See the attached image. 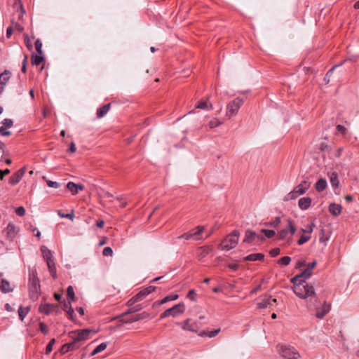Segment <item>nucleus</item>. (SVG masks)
I'll use <instances>...</instances> for the list:
<instances>
[{"instance_id":"f257e3e1","label":"nucleus","mask_w":359,"mask_h":359,"mask_svg":"<svg viewBox=\"0 0 359 359\" xmlns=\"http://www.w3.org/2000/svg\"><path fill=\"white\" fill-rule=\"evenodd\" d=\"M293 291L299 298L309 299L307 301V307L309 309H314L318 306V299L314 287L311 283L299 281L294 285Z\"/></svg>"},{"instance_id":"f03ea898","label":"nucleus","mask_w":359,"mask_h":359,"mask_svg":"<svg viewBox=\"0 0 359 359\" xmlns=\"http://www.w3.org/2000/svg\"><path fill=\"white\" fill-rule=\"evenodd\" d=\"M211 235V231H205L204 226H197L195 228L181 235V238L194 243L203 241L207 239Z\"/></svg>"},{"instance_id":"7ed1b4c3","label":"nucleus","mask_w":359,"mask_h":359,"mask_svg":"<svg viewBox=\"0 0 359 359\" xmlns=\"http://www.w3.org/2000/svg\"><path fill=\"white\" fill-rule=\"evenodd\" d=\"M29 297L32 300H36L41 293V287L37 273L35 269H29Z\"/></svg>"},{"instance_id":"20e7f679","label":"nucleus","mask_w":359,"mask_h":359,"mask_svg":"<svg viewBox=\"0 0 359 359\" xmlns=\"http://www.w3.org/2000/svg\"><path fill=\"white\" fill-rule=\"evenodd\" d=\"M91 330L89 329H83L69 332V337L72 338L71 341L74 346L79 348L82 343L89 339L90 333Z\"/></svg>"},{"instance_id":"39448f33","label":"nucleus","mask_w":359,"mask_h":359,"mask_svg":"<svg viewBox=\"0 0 359 359\" xmlns=\"http://www.w3.org/2000/svg\"><path fill=\"white\" fill-rule=\"evenodd\" d=\"M239 233L238 231H234L231 234L228 235L222 241L220 245L221 249L223 250H230L235 248L238 241Z\"/></svg>"},{"instance_id":"423d86ee","label":"nucleus","mask_w":359,"mask_h":359,"mask_svg":"<svg viewBox=\"0 0 359 359\" xmlns=\"http://www.w3.org/2000/svg\"><path fill=\"white\" fill-rule=\"evenodd\" d=\"M244 101L242 98L238 97L231 101L226 105V115L229 118L236 116L238 112L241 107L243 104Z\"/></svg>"},{"instance_id":"0eeeda50","label":"nucleus","mask_w":359,"mask_h":359,"mask_svg":"<svg viewBox=\"0 0 359 359\" xmlns=\"http://www.w3.org/2000/svg\"><path fill=\"white\" fill-rule=\"evenodd\" d=\"M296 228L291 219H287V226L278 231L280 240H286L289 243L292 241V236L295 233Z\"/></svg>"},{"instance_id":"6e6552de","label":"nucleus","mask_w":359,"mask_h":359,"mask_svg":"<svg viewBox=\"0 0 359 359\" xmlns=\"http://www.w3.org/2000/svg\"><path fill=\"white\" fill-rule=\"evenodd\" d=\"M280 355L286 359H298L300 355L296 350L291 346L281 345L278 347Z\"/></svg>"},{"instance_id":"1a4fd4ad","label":"nucleus","mask_w":359,"mask_h":359,"mask_svg":"<svg viewBox=\"0 0 359 359\" xmlns=\"http://www.w3.org/2000/svg\"><path fill=\"white\" fill-rule=\"evenodd\" d=\"M263 241L264 239V236L262 233H257L252 230H247L245 231V236L243 240L244 242L246 243H252L255 240Z\"/></svg>"},{"instance_id":"9d476101","label":"nucleus","mask_w":359,"mask_h":359,"mask_svg":"<svg viewBox=\"0 0 359 359\" xmlns=\"http://www.w3.org/2000/svg\"><path fill=\"white\" fill-rule=\"evenodd\" d=\"M26 172V168L23 167L14 172L9 178V184L12 185L17 184L20 182Z\"/></svg>"},{"instance_id":"9b49d317","label":"nucleus","mask_w":359,"mask_h":359,"mask_svg":"<svg viewBox=\"0 0 359 359\" xmlns=\"http://www.w3.org/2000/svg\"><path fill=\"white\" fill-rule=\"evenodd\" d=\"M180 314V304H175L174 306L165 310L160 316L161 318H165L168 316L176 317Z\"/></svg>"},{"instance_id":"f8f14e48","label":"nucleus","mask_w":359,"mask_h":359,"mask_svg":"<svg viewBox=\"0 0 359 359\" xmlns=\"http://www.w3.org/2000/svg\"><path fill=\"white\" fill-rule=\"evenodd\" d=\"M276 303V299L272 298L271 296H265L264 298L258 303L259 309H266L271 307Z\"/></svg>"},{"instance_id":"ddd939ff","label":"nucleus","mask_w":359,"mask_h":359,"mask_svg":"<svg viewBox=\"0 0 359 359\" xmlns=\"http://www.w3.org/2000/svg\"><path fill=\"white\" fill-rule=\"evenodd\" d=\"M11 76V72L8 70H5L0 74V95L4 90V86L6 85L7 82L10 79Z\"/></svg>"},{"instance_id":"4468645a","label":"nucleus","mask_w":359,"mask_h":359,"mask_svg":"<svg viewBox=\"0 0 359 359\" xmlns=\"http://www.w3.org/2000/svg\"><path fill=\"white\" fill-rule=\"evenodd\" d=\"M57 310L58 306L52 304H44L39 306V311L46 315Z\"/></svg>"},{"instance_id":"2eb2a0df","label":"nucleus","mask_w":359,"mask_h":359,"mask_svg":"<svg viewBox=\"0 0 359 359\" xmlns=\"http://www.w3.org/2000/svg\"><path fill=\"white\" fill-rule=\"evenodd\" d=\"M212 250V248L210 246H201L197 248L196 255L200 259H202L205 257Z\"/></svg>"},{"instance_id":"dca6fc26","label":"nucleus","mask_w":359,"mask_h":359,"mask_svg":"<svg viewBox=\"0 0 359 359\" xmlns=\"http://www.w3.org/2000/svg\"><path fill=\"white\" fill-rule=\"evenodd\" d=\"M13 8L18 13V19L21 20L25 13L21 0H15V2L13 3Z\"/></svg>"},{"instance_id":"f3484780","label":"nucleus","mask_w":359,"mask_h":359,"mask_svg":"<svg viewBox=\"0 0 359 359\" xmlns=\"http://www.w3.org/2000/svg\"><path fill=\"white\" fill-rule=\"evenodd\" d=\"M312 200L309 197H303L301 198L298 201L299 208L302 210H308L311 205Z\"/></svg>"},{"instance_id":"a211bd4d","label":"nucleus","mask_w":359,"mask_h":359,"mask_svg":"<svg viewBox=\"0 0 359 359\" xmlns=\"http://www.w3.org/2000/svg\"><path fill=\"white\" fill-rule=\"evenodd\" d=\"M6 231L8 238L12 240L17 235L18 229L13 223H9L6 226Z\"/></svg>"},{"instance_id":"6ab92c4d","label":"nucleus","mask_w":359,"mask_h":359,"mask_svg":"<svg viewBox=\"0 0 359 359\" xmlns=\"http://www.w3.org/2000/svg\"><path fill=\"white\" fill-rule=\"evenodd\" d=\"M330 311V305L327 304L325 302L321 309L317 311L316 316L318 318H323Z\"/></svg>"},{"instance_id":"aec40b11","label":"nucleus","mask_w":359,"mask_h":359,"mask_svg":"<svg viewBox=\"0 0 359 359\" xmlns=\"http://www.w3.org/2000/svg\"><path fill=\"white\" fill-rule=\"evenodd\" d=\"M310 187V183L306 180L302 181L299 184L296 186L294 189L297 190L300 194H304Z\"/></svg>"},{"instance_id":"412c9836","label":"nucleus","mask_w":359,"mask_h":359,"mask_svg":"<svg viewBox=\"0 0 359 359\" xmlns=\"http://www.w3.org/2000/svg\"><path fill=\"white\" fill-rule=\"evenodd\" d=\"M184 330H187L191 332H196L197 329L198 328L197 324L194 322L192 320L188 319L187 320L184 325L182 327Z\"/></svg>"},{"instance_id":"4be33fe9","label":"nucleus","mask_w":359,"mask_h":359,"mask_svg":"<svg viewBox=\"0 0 359 359\" xmlns=\"http://www.w3.org/2000/svg\"><path fill=\"white\" fill-rule=\"evenodd\" d=\"M72 302H64L63 303V309L67 313V314L69 316V318L72 320H74V311L73 308L72 307Z\"/></svg>"},{"instance_id":"5701e85b","label":"nucleus","mask_w":359,"mask_h":359,"mask_svg":"<svg viewBox=\"0 0 359 359\" xmlns=\"http://www.w3.org/2000/svg\"><path fill=\"white\" fill-rule=\"evenodd\" d=\"M341 205L336 203H331L329 206L330 212L334 216H338L341 212Z\"/></svg>"},{"instance_id":"b1692460","label":"nucleus","mask_w":359,"mask_h":359,"mask_svg":"<svg viewBox=\"0 0 359 359\" xmlns=\"http://www.w3.org/2000/svg\"><path fill=\"white\" fill-rule=\"evenodd\" d=\"M110 108H111V104L110 103L104 104L102 107L99 108L97 110V114H96L97 117L98 118H102L104 115H106L107 114V112L109 111Z\"/></svg>"},{"instance_id":"393cba45","label":"nucleus","mask_w":359,"mask_h":359,"mask_svg":"<svg viewBox=\"0 0 359 359\" xmlns=\"http://www.w3.org/2000/svg\"><path fill=\"white\" fill-rule=\"evenodd\" d=\"M264 255L262 253L250 254L243 258L244 261H257L263 260Z\"/></svg>"},{"instance_id":"a878e982","label":"nucleus","mask_w":359,"mask_h":359,"mask_svg":"<svg viewBox=\"0 0 359 359\" xmlns=\"http://www.w3.org/2000/svg\"><path fill=\"white\" fill-rule=\"evenodd\" d=\"M178 297H179V296L177 294H168L166 297H165L160 302H155L154 304V305H155V304L161 305V304H165L170 301L176 300L177 299H178Z\"/></svg>"},{"instance_id":"bb28decb","label":"nucleus","mask_w":359,"mask_h":359,"mask_svg":"<svg viewBox=\"0 0 359 359\" xmlns=\"http://www.w3.org/2000/svg\"><path fill=\"white\" fill-rule=\"evenodd\" d=\"M327 184L326 180L320 178L316 182L315 188L317 191L320 192L325 189Z\"/></svg>"},{"instance_id":"cd10ccee","label":"nucleus","mask_w":359,"mask_h":359,"mask_svg":"<svg viewBox=\"0 0 359 359\" xmlns=\"http://www.w3.org/2000/svg\"><path fill=\"white\" fill-rule=\"evenodd\" d=\"M48 270L53 278H56V268L54 262V259H50L46 261Z\"/></svg>"},{"instance_id":"c85d7f7f","label":"nucleus","mask_w":359,"mask_h":359,"mask_svg":"<svg viewBox=\"0 0 359 359\" xmlns=\"http://www.w3.org/2000/svg\"><path fill=\"white\" fill-rule=\"evenodd\" d=\"M41 251L46 261L53 259L52 252L46 246H42Z\"/></svg>"},{"instance_id":"c756f323","label":"nucleus","mask_w":359,"mask_h":359,"mask_svg":"<svg viewBox=\"0 0 359 359\" xmlns=\"http://www.w3.org/2000/svg\"><path fill=\"white\" fill-rule=\"evenodd\" d=\"M1 290L4 293H8L13 291V288L10 285V283L4 279L1 280Z\"/></svg>"},{"instance_id":"7c9ffc66","label":"nucleus","mask_w":359,"mask_h":359,"mask_svg":"<svg viewBox=\"0 0 359 359\" xmlns=\"http://www.w3.org/2000/svg\"><path fill=\"white\" fill-rule=\"evenodd\" d=\"M29 306H27V307H23L22 306H20L18 309V316H19V318L22 321L24 320V318L26 317V316L27 315V313H29Z\"/></svg>"},{"instance_id":"2f4dec72","label":"nucleus","mask_w":359,"mask_h":359,"mask_svg":"<svg viewBox=\"0 0 359 359\" xmlns=\"http://www.w3.org/2000/svg\"><path fill=\"white\" fill-rule=\"evenodd\" d=\"M32 64L33 65H40L43 60H44V57L42 56V55H40V54H33L32 55Z\"/></svg>"},{"instance_id":"473e14b6","label":"nucleus","mask_w":359,"mask_h":359,"mask_svg":"<svg viewBox=\"0 0 359 359\" xmlns=\"http://www.w3.org/2000/svg\"><path fill=\"white\" fill-rule=\"evenodd\" d=\"M330 183L333 188L336 189L339 187V182L337 174L335 172H332L330 175Z\"/></svg>"},{"instance_id":"72a5a7b5","label":"nucleus","mask_w":359,"mask_h":359,"mask_svg":"<svg viewBox=\"0 0 359 359\" xmlns=\"http://www.w3.org/2000/svg\"><path fill=\"white\" fill-rule=\"evenodd\" d=\"M76 349H77L76 346H74V344L72 342H69V343L64 344L62 346L61 353L62 354H64V353H67V352H68L69 351H74V350H76Z\"/></svg>"},{"instance_id":"f704fd0d","label":"nucleus","mask_w":359,"mask_h":359,"mask_svg":"<svg viewBox=\"0 0 359 359\" xmlns=\"http://www.w3.org/2000/svg\"><path fill=\"white\" fill-rule=\"evenodd\" d=\"M107 347V343H101L100 345H98L90 353L91 356H94L96 354L99 353L100 352L105 350Z\"/></svg>"},{"instance_id":"c9c22d12","label":"nucleus","mask_w":359,"mask_h":359,"mask_svg":"<svg viewBox=\"0 0 359 359\" xmlns=\"http://www.w3.org/2000/svg\"><path fill=\"white\" fill-rule=\"evenodd\" d=\"M67 300L69 302H74L75 300V293L74 288L72 285H69L67 288Z\"/></svg>"},{"instance_id":"e433bc0d","label":"nucleus","mask_w":359,"mask_h":359,"mask_svg":"<svg viewBox=\"0 0 359 359\" xmlns=\"http://www.w3.org/2000/svg\"><path fill=\"white\" fill-rule=\"evenodd\" d=\"M329 239H330V236L328 234H325V230L322 229L320 230V238H319L320 242L326 245V243Z\"/></svg>"},{"instance_id":"4c0bfd02","label":"nucleus","mask_w":359,"mask_h":359,"mask_svg":"<svg viewBox=\"0 0 359 359\" xmlns=\"http://www.w3.org/2000/svg\"><path fill=\"white\" fill-rule=\"evenodd\" d=\"M67 189L71 191L72 195H76L78 194L76 184L73 182H69L67 184Z\"/></svg>"},{"instance_id":"58836bf2","label":"nucleus","mask_w":359,"mask_h":359,"mask_svg":"<svg viewBox=\"0 0 359 359\" xmlns=\"http://www.w3.org/2000/svg\"><path fill=\"white\" fill-rule=\"evenodd\" d=\"M302 194H299V192L297 191L296 189H293L292 191H291L290 193H288L285 196L286 201L293 200L297 198L299 196H301Z\"/></svg>"},{"instance_id":"ea45409f","label":"nucleus","mask_w":359,"mask_h":359,"mask_svg":"<svg viewBox=\"0 0 359 359\" xmlns=\"http://www.w3.org/2000/svg\"><path fill=\"white\" fill-rule=\"evenodd\" d=\"M301 276V280L300 281L306 282V280L309 278L311 276V271H310V269H308L307 267L299 274Z\"/></svg>"},{"instance_id":"a19ab883","label":"nucleus","mask_w":359,"mask_h":359,"mask_svg":"<svg viewBox=\"0 0 359 359\" xmlns=\"http://www.w3.org/2000/svg\"><path fill=\"white\" fill-rule=\"evenodd\" d=\"M219 332H220V329H216V330H212L208 332L203 331V332H201L199 335L201 337L208 336L210 338H212V337H215Z\"/></svg>"},{"instance_id":"79ce46f5","label":"nucleus","mask_w":359,"mask_h":359,"mask_svg":"<svg viewBox=\"0 0 359 359\" xmlns=\"http://www.w3.org/2000/svg\"><path fill=\"white\" fill-rule=\"evenodd\" d=\"M196 108L201 109H212V104H210V107L208 106V103L206 101H201L198 102V104L196 105Z\"/></svg>"},{"instance_id":"37998d69","label":"nucleus","mask_w":359,"mask_h":359,"mask_svg":"<svg viewBox=\"0 0 359 359\" xmlns=\"http://www.w3.org/2000/svg\"><path fill=\"white\" fill-rule=\"evenodd\" d=\"M261 233H264L265 236L268 238H271L276 235V232L273 230L265 229H262L261 230Z\"/></svg>"},{"instance_id":"c03bdc74","label":"nucleus","mask_w":359,"mask_h":359,"mask_svg":"<svg viewBox=\"0 0 359 359\" xmlns=\"http://www.w3.org/2000/svg\"><path fill=\"white\" fill-rule=\"evenodd\" d=\"M339 65H335L332 68H331L327 72V74H325V78H324V81L325 82V83H328L330 82V76H332L333 72H334V69L335 67H338Z\"/></svg>"},{"instance_id":"a18cd8bd","label":"nucleus","mask_w":359,"mask_h":359,"mask_svg":"<svg viewBox=\"0 0 359 359\" xmlns=\"http://www.w3.org/2000/svg\"><path fill=\"white\" fill-rule=\"evenodd\" d=\"M222 123L219 121L218 119L214 118L210 121V122L208 123V126L210 128H214L215 127L220 126Z\"/></svg>"},{"instance_id":"49530a36","label":"nucleus","mask_w":359,"mask_h":359,"mask_svg":"<svg viewBox=\"0 0 359 359\" xmlns=\"http://www.w3.org/2000/svg\"><path fill=\"white\" fill-rule=\"evenodd\" d=\"M291 261V258L290 257L285 256L280 258L278 263L282 265L287 266Z\"/></svg>"},{"instance_id":"de8ad7c7","label":"nucleus","mask_w":359,"mask_h":359,"mask_svg":"<svg viewBox=\"0 0 359 359\" xmlns=\"http://www.w3.org/2000/svg\"><path fill=\"white\" fill-rule=\"evenodd\" d=\"M24 37H25V46H27L28 50H31L32 49V43L31 39H29L27 34H25Z\"/></svg>"},{"instance_id":"09e8293b","label":"nucleus","mask_w":359,"mask_h":359,"mask_svg":"<svg viewBox=\"0 0 359 359\" xmlns=\"http://www.w3.org/2000/svg\"><path fill=\"white\" fill-rule=\"evenodd\" d=\"M35 48H36V50L37 51V53L40 55H42L43 54V50H42V43L41 41H40V39H37L36 41H35Z\"/></svg>"},{"instance_id":"8fccbe9b","label":"nucleus","mask_w":359,"mask_h":359,"mask_svg":"<svg viewBox=\"0 0 359 359\" xmlns=\"http://www.w3.org/2000/svg\"><path fill=\"white\" fill-rule=\"evenodd\" d=\"M2 124H3V127L4 128L5 127V128H11L13 126V121L11 118H5L2 121Z\"/></svg>"},{"instance_id":"3c124183","label":"nucleus","mask_w":359,"mask_h":359,"mask_svg":"<svg viewBox=\"0 0 359 359\" xmlns=\"http://www.w3.org/2000/svg\"><path fill=\"white\" fill-rule=\"evenodd\" d=\"M311 238L310 235H302L301 236L300 238L298 240V244L299 245H303L306 242H307Z\"/></svg>"},{"instance_id":"603ef678","label":"nucleus","mask_w":359,"mask_h":359,"mask_svg":"<svg viewBox=\"0 0 359 359\" xmlns=\"http://www.w3.org/2000/svg\"><path fill=\"white\" fill-rule=\"evenodd\" d=\"M155 289H156V287L150 285V286L142 290L141 291H142V292H143L144 296L147 297L149 294L154 292L155 290Z\"/></svg>"},{"instance_id":"864d4df0","label":"nucleus","mask_w":359,"mask_h":359,"mask_svg":"<svg viewBox=\"0 0 359 359\" xmlns=\"http://www.w3.org/2000/svg\"><path fill=\"white\" fill-rule=\"evenodd\" d=\"M55 342V339H52L46 347V353L49 354L53 350V346Z\"/></svg>"},{"instance_id":"5fc2aeb1","label":"nucleus","mask_w":359,"mask_h":359,"mask_svg":"<svg viewBox=\"0 0 359 359\" xmlns=\"http://www.w3.org/2000/svg\"><path fill=\"white\" fill-rule=\"evenodd\" d=\"M280 218L279 217H277L272 222L265 223V225L276 227L280 224Z\"/></svg>"},{"instance_id":"6e6d98bb","label":"nucleus","mask_w":359,"mask_h":359,"mask_svg":"<svg viewBox=\"0 0 359 359\" xmlns=\"http://www.w3.org/2000/svg\"><path fill=\"white\" fill-rule=\"evenodd\" d=\"M11 25L13 27V29L18 30V32H22L24 28L19 23L15 22L13 20L11 21Z\"/></svg>"},{"instance_id":"4d7b16f0","label":"nucleus","mask_w":359,"mask_h":359,"mask_svg":"<svg viewBox=\"0 0 359 359\" xmlns=\"http://www.w3.org/2000/svg\"><path fill=\"white\" fill-rule=\"evenodd\" d=\"M102 255L104 256H112L113 255V250L110 247H106L104 248L102 251Z\"/></svg>"},{"instance_id":"13d9d810","label":"nucleus","mask_w":359,"mask_h":359,"mask_svg":"<svg viewBox=\"0 0 359 359\" xmlns=\"http://www.w3.org/2000/svg\"><path fill=\"white\" fill-rule=\"evenodd\" d=\"M39 329H40V331H41L42 333L45 334H48V327H47V326H46V325L44 323H43V322H40V323H39Z\"/></svg>"},{"instance_id":"bf43d9fd","label":"nucleus","mask_w":359,"mask_h":359,"mask_svg":"<svg viewBox=\"0 0 359 359\" xmlns=\"http://www.w3.org/2000/svg\"><path fill=\"white\" fill-rule=\"evenodd\" d=\"M58 215L61 217H65V218H68L71 220H73V219L74 218V212H71V213H68V214H62L61 212V211H58Z\"/></svg>"},{"instance_id":"052dcab7","label":"nucleus","mask_w":359,"mask_h":359,"mask_svg":"<svg viewBox=\"0 0 359 359\" xmlns=\"http://www.w3.org/2000/svg\"><path fill=\"white\" fill-rule=\"evenodd\" d=\"M46 183H47V185L49 187H53V188H58L60 187V184L57 182H54V181H51V180H46Z\"/></svg>"},{"instance_id":"680f3d73","label":"nucleus","mask_w":359,"mask_h":359,"mask_svg":"<svg viewBox=\"0 0 359 359\" xmlns=\"http://www.w3.org/2000/svg\"><path fill=\"white\" fill-rule=\"evenodd\" d=\"M316 226L315 224L314 223H311L310 224L307 229H302V231L304 233H311L313 231V229L314 227Z\"/></svg>"},{"instance_id":"e2e57ef3","label":"nucleus","mask_w":359,"mask_h":359,"mask_svg":"<svg viewBox=\"0 0 359 359\" xmlns=\"http://www.w3.org/2000/svg\"><path fill=\"white\" fill-rule=\"evenodd\" d=\"M187 298L189 299L191 301H196V294L194 290H189L187 294Z\"/></svg>"},{"instance_id":"0e129e2a","label":"nucleus","mask_w":359,"mask_h":359,"mask_svg":"<svg viewBox=\"0 0 359 359\" xmlns=\"http://www.w3.org/2000/svg\"><path fill=\"white\" fill-rule=\"evenodd\" d=\"M137 321V317H132V318H123L121 320V322H122L123 323H132L133 322H136Z\"/></svg>"},{"instance_id":"69168bd1","label":"nucleus","mask_w":359,"mask_h":359,"mask_svg":"<svg viewBox=\"0 0 359 359\" xmlns=\"http://www.w3.org/2000/svg\"><path fill=\"white\" fill-rule=\"evenodd\" d=\"M15 213H16L18 216H23V215H25V209L22 206L18 207V208L15 210Z\"/></svg>"},{"instance_id":"338daca9","label":"nucleus","mask_w":359,"mask_h":359,"mask_svg":"<svg viewBox=\"0 0 359 359\" xmlns=\"http://www.w3.org/2000/svg\"><path fill=\"white\" fill-rule=\"evenodd\" d=\"M338 133L345 135L346 133V128L341 125H338L336 128Z\"/></svg>"},{"instance_id":"774afa93","label":"nucleus","mask_w":359,"mask_h":359,"mask_svg":"<svg viewBox=\"0 0 359 359\" xmlns=\"http://www.w3.org/2000/svg\"><path fill=\"white\" fill-rule=\"evenodd\" d=\"M280 250L278 248H275L270 251L271 257H276L280 254Z\"/></svg>"}]
</instances>
